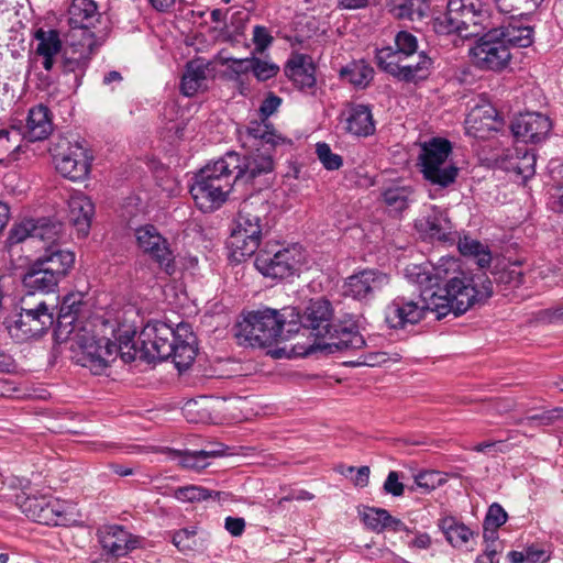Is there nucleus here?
Instances as JSON below:
<instances>
[{"mask_svg":"<svg viewBox=\"0 0 563 563\" xmlns=\"http://www.w3.org/2000/svg\"><path fill=\"white\" fill-rule=\"evenodd\" d=\"M406 278L421 290L416 297L396 296L385 308V321L390 329L402 330L415 325L432 312L437 320L449 313L460 316L476 302L493 295L492 282L478 288L474 277L457 269L453 258L442 257L438 265L411 264L405 268Z\"/></svg>","mask_w":563,"mask_h":563,"instance_id":"1","label":"nucleus"},{"mask_svg":"<svg viewBox=\"0 0 563 563\" xmlns=\"http://www.w3.org/2000/svg\"><path fill=\"white\" fill-rule=\"evenodd\" d=\"M139 340L141 361L155 363L172 358L179 372L188 369L198 353L197 336L185 322L176 328L158 320L148 322Z\"/></svg>","mask_w":563,"mask_h":563,"instance_id":"2","label":"nucleus"},{"mask_svg":"<svg viewBox=\"0 0 563 563\" xmlns=\"http://www.w3.org/2000/svg\"><path fill=\"white\" fill-rule=\"evenodd\" d=\"M240 169L239 153L233 151L200 168L189 185L197 208L202 212L218 210L228 200L235 183L256 184L252 178L240 176Z\"/></svg>","mask_w":563,"mask_h":563,"instance_id":"3","label":"nucleus"},{"mask_svg":"<svg viewBox=\"0 0 563 563\" xmlns=\"http://www.w3.org/2000/svg\"><path fill=\"white\" fill-rule=\"evenodd\" d=\"M238 141L247 151L240 155V176H246L257 183L272 175L275 169L274 153L282 144L291 141L282 136L269 120H251L245 126L236 129Z\"/></svg>","mask_w":563,"mask_h":563,"instance_id":"4","label":"nucleus"},{"mask_svg":"<svg viewBox=\"0 0 563 563\" xmlns=\"http://www.w3.org/2000/svg\"><path fill=\"white\" fill-rule=\"evenodd\" d=\"M269 202L260 196L251 197L240 205L235 225L227 242L234 261L242 262L260 250L262 238L269 230Z\"/></svg>","mask_w":563,"mask_h":563,"instance_id":"5","label":"nucleus"},{"mask_svg":"<svg viewBox=\"0 0 563 563\" xmlns=\"http://www.w3.org/2000/svg\"><path fill=\"white\" fill-rule=\"evenodd\" d=\"M288 314L272 308H262L243 313L234 327L239 345L268 347L291 338L287 332Z\"/></svg>","mask_w":563,"mask_h":563,"instance_id":"6","label":"nucleus"},{"mask_svg":"<svg viewBox=\"0 0 563 563\" xmlns=\"http://www.w3.org/2000/svg\"><path fill=\"white\" fill-rule=\"evenodd\" d=\"M305 261V249L299 243L269 242L257 251L254 266L263 277L282 282L298 276Z\"/></svg>","mask_w":563,"mask_h":563,"instance_id":"7","label":"nucleus"},{"mask_svg":"<svg viewBox=\"0 0 563 563\" xmlns=\"http://www.w3.org/2000/svg\"><path fill=\"white\" fill-rule=\"evenodd\" d=\"M288 314L287 332L291 336L302 331L303 335L313 338V343L307 349V353L318 351V343H322L329 334L332 324L333 308L324 297L310 299L302 312L291 308Z\"/></svg>","mask_w":563,"mask_h":563,"instance_id":"8","label":"nucleus"},{"mask_svg":"<svg viewBox=\"0 0 563 563\" xmlns=\"http://www.w3.org/2000/svg\"><path fill=\"white\" fill-rule=\"evenodd\" d=\"M501 32L496 31V24L476 37L468 55L473 65L484 71L499 73L508 67L511 53L501 41Z\"/></svg>","mask_w":563,"mask_h":563,"instance_id":"9","label":"nucleus"},{"mask_svg":"<svg viewBox=\"0 0 563 563\" xmlns=\"http://www.w3.org/2000/svg\"><path fill=\"white\" fill-rule=\"evenodd\" d=\"M55 307L45 301L37 302L34 307H21L18 319L8 325L10 336L18 343L41 338L49 329L55 328Z\"/></svg>","mask_w":563,"mask_h":563,"instance_id":"10","label":"nucleus"},{"mask_svg":"<svg viewBox=\"0 0 563 563\" xmlns=\"http://www.w3.org/2000/svg\"><path fill=\"white\" fill-rule=\"evenodd\" d=\"M136 245L162 272L173 276L177 271L176 255L169 241L154 224L140 225L134 230Z\"/></svg>","mask_w":563,"mask_h":563,"instance_id":"11","label":"nucleus"},{"mask_svg":"<svg viewBox=\"0 0 563 563\" xmlns=\"http://www.w3.org/2000/svg\"><path fill=\"white\" fill-rule=\"evenodd\" d=\"M95 45L96 34H89L82 42H73L63 49L62 75L68 90L76 92L81 86L92 58Z\"/></svg>","mask_w":563,"mask_h":563,"instance_id":"12","label":"nucleus"},{"mask_svg":"<svg viewBox=\"0 0 563 563\" xmlns=\"http://www.w3.org/2000/svg\"><path fill=\"white\" fill-rule=\"evenodd\" d=\"M79 351L76 354L77 363L100 375L113 361H115V343L108 338L81 335L78 341Z\"/></svg>","mask_w":563,"mask_h":563,"instance_id":"13","label":"nucleus"},{"mask_svg":"<svg viewBox=\"0 0 563 563\" xmlns=\"http://www.w3.org/2000/svg\"><path fill=\"white\" fill-rule=\"evenodd\" d=\"M389 282L388 274L377 268H364L345 278L342 294L344 297L368 303Z\"/></svg>","mask_w":563,"mask_h":563,"instance_id":"14","label":"nucleus"},{"mask_svg":"<svg viewBox=\"0 0 563 563\" xmlns=\"http://www.w3.org/2000/svg\"><path fill=\"white\" fill-rule=\"evenodd\" d=\"M416 64L401 65L400 59H395L393 47H384L377 51L376 59L380 69L405 82L423 80L430 75L432 59L426 52L419 53Z\"/></svg>","mask_w":563,"mask_h":563,"instance_id":"15","label":"nucleus"},{"mask_svg":"<svg viewBox=\"0 0 563 563\" xmlns=\"http://www.w3.org/2000/svg\"><path fill=\"white\" fill-rule=\"evenodd\" d=\"M57 173L71 181H80L88 177L92 156L80 143H67V147L53 155Z\"/></svg>","mask_w":563,"mask_h":563,"instance_id":"16","label":"nucleus"},{"mask_svg":"<svg viewBox=\"0 0 563 563\" xmlns=\"http://www.w3.org/2000/svg\"><path fill=\"white\" fill-rule=\"evenodd\" d=\"M510 130L517 142L540 144L548 139L552 121L540 112H525L512 120Z\"/></svg>","mask_w":563,"mask_h":563,"instance_id":"17","label":"nucleus"},{"mask_svg":"<svg viewBox=\"0 0 563 563\" xmlns=\"http://www.w3.org/2000/svg\"><path fill=\"white\" fill-rule=\"evenodd\" d=\"M365 340L360 333L356 322L333 323L329 328V334L324 336L322 343H318V351L333 354L336 352H346L362 349Z\"/></svg>","mask_w":563,"mask_h":563,"instance_id":"18","label":"nucleus"},{"mask_svg":"<svg viewBox=\"0 0 563 563\" xmlns=\"http://www.w3.org/2000/svg\"><path fill=\"white\" fill-rule=\"evenodd\" d=\"M504 119L489 102L474 106L464 121L465 134L478 140H486L492 132L499 131Z\"/></svg>","mask_w":563,"mask_h":563,"instance_id":"19","label":"nucleus"},{"mask_svg":"<svg viewBox=\"0 0 563 563\" xmlns=\"http://www.w3.org/2000/svg\"><path fill=\"white\" fill-rule=\"evenodd\" d=\"M340 117L346 134L365 139L376 132V120L371 103L349 101L344 104Z\"/></svg>","mask_w":563,"mask_h":563,"instance_id":"20","label":"nucleus"},{"mask_svg":"<svg viewBox=\"0 0 563 563\" xmlns=\"http://www.w3.org/2000/svg\"><path fill=\"white\" fill-rule=\"evenodd\" d=\"M285 76L300 92L314 96L317 92V66L308 54H292L284 66Z\"/></svg>","mask_w":563,"mask_h":563,"instance_id":"21","label":"nucleus"},{"mask_svg":"<svg viewBox=\"0 0 563 563\" xmlns=\"http://www.w3.org/2000/svg\"><path fill=\"white\" fill-rule=\"evenodd\" d=\"M102 550L114 558L128 555L142 547L143 538L131 533L121 525H106L98 530Z\"/></svg>","mask_w":563,"mask_h":563,"instance_id":"22","label":"nucleus"},{"mask_svg":"<svg viewBox=\"0 0 563 563\" xmlns=\"http://www.w3.org/2000/svg\"><path fill=\"white\" fill-rule=\"evenodd\" d=\"M11 129L29 142L46 140L53 132L52 111L47 106L38 103L29 109L24 125L13 124Z\"/></svg>","mask_w":563,"mask_h":563,"instance_id":"23","label":"nucleus"},{"mask_svg":"<svg viewBox=\"0 0 563 563\" xmlns=\"http://www.w3.org/2000/svg\"><path fill=\"white\" fill-rule=\"evenodd\" d=\"M416 229L421 234L442 242L454 241L452 223L446 211L440 207L432 206L430 210L416 220Z\"/></svg>","mask_w":563,"mask_h":563,"instance_id":"24","label":"nucleus"},{"mask_svg":"<svg viewBox=\"0 0 563 563\" xmlns=\"http://www.w3.org/2000/svg\"><path fill=\"white\" fill-rule=\"evenodd\" d=\"M101 14L93 0H73L68 8V23L71 30L82 31L84 38L95 34L91 30L99 23Z\"/></svg>","mask_w":563,"mask_h":563,"instance_id":"25","label":"nucleus"},{"mask_svg":"<svg viewBox=\"0 0 563 563\" xmlns=\"http://www.w3.org/2000/svg\"><path fill=\"white\" fill-rule=\"evenodd\" d=\"M57 503L46 497H26L21 504V509L27 518L46 526H58L63 512L57 508Z\"/></svg>","mask_w":563,"mask_h":563,"instance_id":"26","label":"nucleus"},{"mask_svg":"<svg viewBox=\"0 0 563 563\" xmlns=\"http://www.w3.org/2000/svg\"><path fill=\"white\" fill-rule=\"evenodd\" d=\"M48 273L63 280L71 271L75 264V253L60 249L57 244H51L44 253L35 260Z\"/></svg>","mask_w":563,"mask_h":563,"instance_id":"27","label":"nucleus"},{"mask_svg":"<svg viewBox=\"0 0 563 563\" xmlns=\"http://www.w3.org/2000/svg\"><path fill=\"white\" fill-rule=\"evenodd\" d=\"M452 150V143L444 137L434 136L423 142L418 155L419 170L430 169L449 162Z\"/></svg>","mask_w":563,"mask_h":563,"instance_id":"28","label":"nucleus"},{"mask_svg":"<svg viewBox=\"0 0 563 563\" xmlns=\"http://www.w3.org/2000/svg\"><path fill=\"white\" fill-rule=\"evenodd\" d=\"M93 214L95 205L88 196L82 192L70 196L68 200V220L76 228L79 236L88 235Z\"/></svg>","mask_w":563,"mask_h":563,"instance_id":"29","label":"nucleus"},{"mask_svg":"<svg viewBox=\"0 0 563 563\" xmlns=\"http://www.w3.org/2000/svg\"><path fill=\"white\" fill-rule=\"evenodd\" d=\"M59 283L60 280L54 274L48 273L36 261L26 267L22 276V285L29 295L55 292Z\"/></svg>","mask_w":563,"mask_h":563,"instance_id":"30","label":"nucleus"},{"mask_svg":"<svg viewBox=\"0 0 563 563\" xmlns=\"http://www.w3.org/2000/svg\"><path fill=\"white\" fill-rule=\"evenodd\" d=\"M496 31L503 33L499 37L505 42L509 51L514 47L526 48L533 43V27L514 16H510L508 21H504L500 25L496 24Z\"/></svg>","mask_w":563,"mask_h":563,"instance_id":"31","label":"nucleus"},{"mask_svg":"<svg viewBox=\"0 0 563 563\" xmlns=\"http://www.w3.org/2000/svg\"><path fill=\"white\" fill-rule=\"evenodd\" d=\"M456 1L448 0L445 10L438 12L431 18L430 24L434 34L441 36L461 37V29L456 11Z\"/></svg>","mask_w":563,"mask_h":563,"instance_id":"32","label":"nucleus"},{"mask_svg":"<svg viewBox=\"0 0 563 563\" xmlns=\"http://www.w3.org/2000/svg\"><path fill=\"white\" fill-rule=\"evenodd\" d=\"M81 306L82 301L79 295H66L58 308V312L55 314L56 330L70 333L73 331L74 323L79 317Z\"/></svg>","mask_w":563,"mask_h":563,"instance_id":"33","label":"nucleus"},{"mask_svg":"<svg viewBox=\"0 0 563 563\" xmlns=\"http://www.w3.org/2000/svg\"><path fill=\"white\" fill-rule=\"evenodd\" d=\"M437 526L453 548L463 547L473 537V531L453 516L440 518Z\"/></svg>","mask_w":563,"mask_h":563,"instance_id":"34","label":"nucleus"},{"mask_svg":"<svg viewBox=\"0 0 563 563\" xmlns=\"http://www.w3.org/2000/svg\"><path fill=\"white\" fill-rule=\"evenodd\" d=\"M222 493L206 488L200 485L188 484L170 488L168 496H172L179 503L197 504L207 500L220 501Z\"/></svg>","mask_w":563,"mask_h":563,"instance_id":"35","label":"nucleus"},{"mask_svg":"<svg viewBox=\"0 0 563 563\" xmlns=\"http://www.w3.org/2000/svg\"><path fill=\"white\" fill-rule=\"evenodd\" d=\"M374 68L364 59L353 60L340 71L341 78L349 81L356 89L367 88L374 78Z\"/></svg>","mask_w":563,"mask_h":563,"instance_id":"36","label":"nucleus"},{"mask_svg":"<svg viewBox=\"0 0 563 563\" xmlns=\"http://www.w3.org/2000/svg\"><path fill=\"white\" fill-rule=\"evenodd\" d=\"M364 523L373 531L380 532L386 529L398 532L406 529L405 523L393 517L386 509L368 508L363 516Z\"/></svg>","mask_w":563,"mask_h":563,"instance_id":"37","label":"nucleus"},{"mask_svg":"<svg viewBox=\"0 0 563 563\" xmlns=\"http://www.w3.org/2000/svg\"><path fill=\"white\" fill-rule=\"evenodd\" d=\"M423 179L437 189H446L456 183L460 168L454 162L420 172Z\"/></svg>","mask_w":563,"mask_h":563,"instance_id":"38","label":"nucleus"},{"mask_svg":"<svg viewBox=\"0 0 563 563\" xmlns=\"http://www.w3.org/2000/svg\"><path fill=\"white\" fill-rule=\"evenodd\" d=\"M457 250L464 257L474 260L478 267H489L492 263V252L488 245L471 236L459 238Z\"/></svg>","mask_w":563,"mask_h":563,"instance_id":"39","label":"nucleus"},{"mask_svg":"<svg viewBox=\"0 0 563 563\" xmlns=\"http://www.w3.org/2000/svg\"><path fill=\"white\" fill-rule=\"evenodd\" d=\"M113 336L115 339V358L120 356L124 363H132L140 358V345L136 346L134 343V330L119 327L113 331Z\"/></svg>","mask_w":563,"mask_h":563,"instance_id":"40","label":"nucleus"},{"mask_svg":"<svg viewBox=\"0 0 563 563\" xmlns=\"http://www.w3.org/2000/svg\"><path fill=\"white\" fill-rule=\"evenodd\" d=\"M206 71L207 66L202 62H188L180 81L181 92L187 97L196 95L207 78Z\"/></svg>","mask_w":563,"mask_h":563,"instance_id":"41","label":"nucleus"},{"mask_svg":"<svg viewBox=\"0 0 563 563\" xmlns=\"http://www.w3.org/2000/svg\"><path fill=\"white\" fill-rule=\"evenodd\" d=\"M390 12L399 20H408L411 22L421 21L428 16L430 12L429 0H402L395 4Z\"/></svg>","mask_w":563,"mask_h":563,"instance_id":"42","label":"nucleus"},{"mask_svg":"<svg viewBox=\"0 0 563 563\" xmlns=\"http://www.w3.org/2000/svg\"><path fill=\"white\" fill-rule=\"evenodd\" d=\"M412 189L406 186H394L383 190L382 199L390 212L400 214L411 202Z\"/></svg>","mask_w":563,"mask_h":563,"instance_id":"43","label":"nucleus"},{"mask_svg":"<svg viewBox=\"0 0 563 563\" xmlns=\"http://www.w3.org/2000/svg\"><path fill=\"white\" fill-rule=\"evenodd\" d=\"M208 453L190 450H176L169 449L168 456L170 460L176 461L181 468L200 472L209 466V461H206Z\"/></svg>","mask_w":563,"mask_h":563,"instance_id":"44","label":"nucleus"},{"mask_svg":"<svg viewBox=\"0 0 563 563\" xmlns=\"http://www.w3.org/2000/svg\"><path fill=\"white\" fill-rule=\"evenodd\" d=\"M34 38L37 41L35 53L38 56H56L64 49L59 33L56 30L38 29L34 33Z\"/></svg>","mask_w":563,"mask_h":563,"instance_id":"45","label":"nucleus"},{"mask_svg":"<svg viewBox=\"0 0 563 563\" xmlns=\"http://www.w3.org/2000/svg\"><path fill=\"white\" fill-rule=\"evenodd\" d=\"M36 222L34 219H24L19 223H14L7 236L5 245L12 247L19 243L24 242L26 239H34L36 231Z\"/></svg>","mask_w":563,"mask_h":563,"instance_id":"46","label":"nucleus"},{"mask_svg":"<svg viewBox=\"0 0 563 563\" xmlns=\"http://www.w3.org/2000/svg\"><path fill=\"white\" fill-rule=\"evenodd\" d=\"M507 558L511 563H545L550 560V554L542 548L530 544L523 551H510Z\"/></svg>","mask_w":563,"mask_h":563,"instance_id":"47","label":"nucleus"},{"mask_svg":"<svg viewBox=\"0 0 563 563\" xmlns=\"http://www.w3.org/2000/svg\"><path fill=\"white\" fill-rule=\"evenodd\" d=\"M396 49H393L395 59H400L401 56L408 57L417 52L418 40L408 31H399L395 36Z\"/></svg>","mask_w":563,"mask_h":563,"instance_id":"48","label":"nucleus"},{"mask_svg":"<svg viewBox=\"0 0 563 563\" xmlns=\"http://www.w3.org/2000/svg\"><path fill=\"white\" fill-rule=\"evenodd\" d=\"M494 279L508 288H517L525 283V274L518 264H512L494 273Z\"/></svg>","mask_w":563,"mask_h":563,"instance_id":"49","label":"nucleus"},{"mask_svg":"<svg viewBox=\"0 0 563 563\" xmlns=\"http://www.w3.org/2000/svg\"><path fill=\"white\" fill-rule=\"evenodd\" d=\"M316 154L327 170H338L343 166L342 156L333 153L330 145L325 142L316 144Z\"/></svg>","mask_w":563,"mask_h":563,"instance_id":"50","label":"nucleus"},{"mask_svg":"<svg viewBox=\"0 0 563 563\" xmlns=\"http://www.w3.org/2000/svg\"><path fill=\"white\" fill-rule=\"evenodd\" d=\"M552 178L559 184L554 194L551 195L549 206L552 211L563 213V162L551 169Z\"/></svg>","mask_w":563,"mask_h":563,"instance_id":"51","label":"nucleus"},{"mask_svg":"<svg viewBox=\"0 0 563 563\" xmlns=\"http://www.w3.org/2000/svg\"><path fill=\"white\" fill-rule=\"evenodd\" d=\"M196 528H183L174 532L172 542L180 552H188L196 547Z\"/></svg>","mask_w":563,"mask_h":563,"instance_id":"52","label":"nucleus"},{"mask_svg":"<svg viewBox=\"0 0 563 563\" xmlns=\"http://www.w3.org/2000/svg\"><path fill=\"white\" fill-rule=\"evenodd\" d=\"M35 222L36 229L38 230H36L37 232H34V239L55 242L60 230V223L47 218L37 219Z\"/></svg>","mask_w":563,"mask_h":563,"instance_id":"53","label":"nucleus"},{"mask_svg":"<svg viewBox=\"0 0 563 563\" xmlns=\"http://www.w3.org/2000/svg\"><path fill=\"white\" fill-rule=\"evenodd\" d=\"M536 154L533 150H529L527 147L525 153L520 154L518 165L515 166V172L517 176H520L523 180L531 178L536 173Z\"/></svg>","mask_w":563,"mask_h":563,"instance_id":"54","label":"nucleus"},{"mask_svg":"<svg viewBox=\"0 0 563 563\" xmlns=\"http://www.w3.org/2000/svg\"><path fill=\"white\" fill-rule=\"evenodd\" d=\"M526 150H527L526 146H516L514 148L505 150L496 158L497 166L507 173H514L515 166L518 165L520 154L525 153Z\"/></svg>","mask_w":563,"mask_h":563,"instance_id":"55","label":"nucleus"},{"mask_svg":"<svg viewBox=\"0 0 563 563\" xmlns=\"http://www.w3.org/2000/svg\"><path fill=\"white\" fill-rule=\"evenodd\" d=\"M279 71V67L271 62L262 60L261 58L253 57L252 73L260 81H265L274 78Z\"/></svg>","mask_w":563,"mask_h":563,"instance_id":"56","label":"nucleus"},{"mask_svg":"<svg viewBox=\"0 0 563 563\" xmlns=\"http://www.w3.org/2000/svg\"><path fill=\"white\" fill-rule=\"evenodd\" d=\"M415 484L417 487L422 488L426 493H430L437 487L441 486L442 478L439 472L423 471L415 476Z\"/></svg>","mask_w":563,"mask_h":563,"instance_id":"57","label":"nucleus"},{"mask_svg":"<svg viewBox=\"0 0 563 563\" xmlns=\"http://www.w3.org/2000/svg\"><path fill=\"white\" fill-rule=\"evenodd\" d=\"M507 519L508 514L503 508V506L498 503H494L488 507L483 526L499 529L503 525L506 523Z\"/></svg>","mask_w":563,"mask_h":563,"instance_id":"58","label":"nucleus"},{"mask_svg":"<svg viewBox=\"0 0 563 563\" xmlns=\"http://www.w3.org/2000/svg\"><path fill=\"white\" fill-rule=\"evenodd\" d=\"M401 474L397 471H390L384 482L383 489L386 494L394 497L404 495L405 485L400 482Z\"/></svg>","mask_w":563,"mask_h":563,"instance_id":"59","label":"nucleus"},{"mask_svg":"<svg viewBox=\"0 0 563 563\" xmlns=\"http://www.w3.org/2000/svg\"><path fill=\"white\" fill-rule=\"evenodd\" d=\"M253 42L255 51L263 53L272 44L273 36L266 26L255 25L253 29Z\"/></svg>","mask_w":563,"mask_h":563,"instance_id":"60","label":"nucleus"},{"mask_svg":"<svg viewBox=\"0 0 563 563\" xmlns=\"http://www.w3.org/2000/svg\"><path fill=\"white\" fill-rule=\"evenodd\" d=\"M537 319L545 323H563V302L538 311Z\"/></svg>","mask_w":563,"mask_h":563,"instance_id":"61","label":"nucleus"},{"mask_svg":"<svg viewBox=\"0 0 563 563\" xmlns=\"http://www.w3.org/2000/svg\"><path fill=\"white\" fill-rule=\"evenodd\" d=\"M282 103V98L274 92H268L260 106V120H268V118L277 111Z\"/></svg>","mask_w":563,"mask_h":563,"instance_id":"62","label":"nucleus"},{"mask_svg":"<svg viewBox=\"0 0 563 563\" xmlns=\"http://www.w3.org/2000/svg\"><path fill=\"white\" fill-rule=\"evenodd\" d=\"M388 361L386 353L384 352H371L360 355L356 362H353V365L356 366H377L384 364Z\"/></svg>","mask_w":563,"mask_h":563,"instance_id":"63","label":"nucleus"},{"mask_svg":"<svg viewBox=\"0 0 563 563\" xmlns=\"http://www.w3.org/2000/svg\"><path fill=\"white\" fill-rule=\"evenodd\" d=\"M224 528L232 537H240L245 530V520L241 517H227Z\"/></svg>","mask_w":563,"mask_h":563,"instance_id":"64","label":"nucleus"}]
</instances>
